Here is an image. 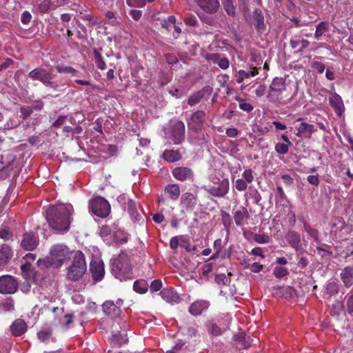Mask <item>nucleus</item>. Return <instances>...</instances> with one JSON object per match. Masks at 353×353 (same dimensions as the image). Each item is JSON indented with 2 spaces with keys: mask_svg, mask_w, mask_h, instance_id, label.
Returning a JSON list of instances; mask_svg holds the SVG:
<instances>
[{
  "mask_svg": "<svg viewBox=\"0 0 353 353\" xmlns=\"http://www.w3.org/2000/svg\"><path fill=\"white\" fill-rule=\"evenodd\" d=\"M259 74V68L250 66L248 70H240L237 72L236 82L242 83L245 79L254 77Z\"/></svg>",
  "mask_w": 353,
  "mask_h": 353,
  "instance_id": "obj_13",
  "label": "nucleus"
},
{
  "mask_svg": "<svg viewBox=\"0 0 353 353\" xmlns=\"http://www.w3.org/2000/svg\"><path fill=\"white\" fill-rule=\"evenodd\" d=\"M330 105L335 110L337 114L341 115L344 110V105L341 97L334 93L329 99Z\"/></svg>",
  "mask_w": 353,
  "mask_h": 353,
  "instance_id": "obj_25",
  "label": "nucleus"
},
{
  "mask_svg": "<svg viewBox=\"0 0 353 353\" xmlns=\"http://www.w3.org/2000/svg\"><path fill=\"white\" fill-rule=\"evenodd\" d=\"M12 59L10 58H1L0 57V71L8 68L11 64L13 63Z\"/></svg>",
  "mask_w": 353,
  "mask_h": 353,
  "instance_id": "obj_52",
  "label": "nucleus"
},
{
  "mask_svg": "<svg viewBox=\"0 0 353 353\" xmlns=\"http://www.w3.org/2000/svg\"><path fill=\"white\" fill-rule=\"evenodd\" d=\"M254 241L259 243H267L270 241V237L266 234H256Z\"/></svg>",
  "mask_w": 353,
  "mask_h": 353,
  "instance_id": "obj_54",
  "label": "nucleus"
},
{
  "mask_svg": "<svg viewBox=\"0 0 353 353\" xmlns=\"http://www.w3.org/2000/svg\"><path fill=\"white\" fill-rule=\"evenodd\" d=\"M266 92L267 88L264 84L259 85L255 90V94L259 97L264 96L266 94Z\"/></svg>",
  "mask_w": 353,
  "mask_h": 353,
  "instance_id": "obj_57",
  "label": "nucleus"
},
{
  "mask_svg": "<svg viewBox=\"0 0 353 353\" xmlns=\"http://www.w3.org/2000/svg\"><path fill=\"white\" fill-rule=\"evenodd\" d=\"M304 229L305 230V232L310 235L311 236L312 238H314V239L317 240L318 239V234H319V232L318 231L312 228L310 225L308 224H305L304 225Z\"/></svg>",
  "mask_w": 353,
  "mask_h": 353,
  "instance_id": "obj_48",
  "label": "nucleus"
},
{
  "mask_svg": "<svg viewBox=\"0 0 353 353\" xmlns=\"http://www.w3.org/2000/svg\"><path fill=\"white\" fill-rule=\"evenodd\" d=\"M326 292L330 296L336 294L339 292V285L334 281H329L325 286Z\"/></svg>",
  "mask_w": 353,
  "mask_h": 353,
  "instance_id": "obj_40",
  "label": "nucleus"
},
{
  "mask_svg": "<svg viewBox=\"0 0 353 353\" xmlns=\"http://www.w3.org/2000/svg\"><path fill=\"white\" fill-rule=\"evenodd\" d=\"M173 176L179 181L191 179L193 176L192 171L186 167L176 168L172 170Z\"/></svg>",
  "mask_w": 353,
  "mask_h": 353,
  "instance_id": "obj_18",
  "label": "nucleus"
},
{
  "mask_svg": "<svg viewBox=\"0 0 353 353\" xmlns=\"http://www.w3.org/2000/svg\"><path fill=\"white\" fill-rule=\"evenodd\" d=\"M104 312L111 318L117 317L120 314V308L112 301H107L103 304Z\"/></svg>",
  "mask_w": 353,
  "mask_h": 353,
  "instance_id": "obj_20",
  "label": "nucleus"
},
{
  "mask_svg": "<svg viewBox=\"0 0 353 353\" xmlns=\"http://www.w3.org/2000/svg\"><path fill=\"white\" fill-rule=\"evenodd\" d=\"M311 67L317 70L319 73H323L325 70V65L323 63L319 61H314L311 64Z\"/></svg>",
  "mask_w": 353,
  "mask_h": 353,
  "instance_id": "obj_58",
  "label": "nucleus"
},
{
  "mask_svg": "<svg viewBox=\"0 0 353 353\" xmlns=\"http://www.w3.org/2000/svg\"><path fill=\"white\" fill-rule=\"evenodd\" d=\"M223 6L225 12L229 15H234L235 13V7L234 6L232 2L230 0H225L223 2Z\"/></svg>",
  "mask_w": 353,
  "mask_h": 353,
  "instance_id": "obj_46",
  "label": "nucleus"
},
{
  "mask_svg": "<svg viewBox=\"0 0 353 353\" xmlns=\"http://www.w3.org/2000/svg\"><path fill=\"white\" fill-rule=\"evenodd\" d=\"M203 97V94L200 92L196 93L191 96L188 99V104L191 106L198 103Z\"/></svg>",
  "mask_w": 353,
  "mask_h": 353,
  "instance_id": "obj_51",
  "label": "nucleus"
},
{
  "mask_svg": "<svg viewBox=\"0 0 353 353\" xmlns=\"http://www.w3.org/2000/svg\"><path fill=\"white\" fill-rule=\"evenodd\" d=\"M28 329L26 323L21 319H16L10 325V332L13 336H19L24 334Z\"/></svg>",
  "mask_w": 353,
  "mask_h": 353,
  "instance_id": "obj_16",
  "label": "nucleus"
},
{
  "mask_svg": "<svg viewBox=\"0 0 353 353\" xmlns=\"http://www.w3.org/2000/svg\"><path fill=\"white\" fill-rule=\"evenodd\" d=\"M162 157L168 162H175L181 159V154L176 150H169L164 151Z\"/></svg>",
  "mask_w": 353,
  "mask_h": 353,
  "instance_id": "obj_30",
  "label": "nucleus"
},
{
  "mask_svg": "<svg viewBox=\"0 0 353 353\" xmlns=\"http://www.w3.org/2000/svg\"><path fill=\"white\" fill-rule=\"evenodd\" d=\"M316 131L315 127L310 123L302 122L297 128V132L296 135L298 137L303 136L310 137L312 133Z\"/></svg>",
  "mask_w": 353,
  "mask_h": 353,
  "instance_id": "obj_23",
  "label": "nucleus"
},
{
  "mask_svg": "<svg viewBox=\"0 0 353 353\" xmlns=\"http://www.w3.org/2000/svg\"><path fill=\"white\" fill-rule=\"evenodd\" d=\"M72 251L64 244H56L51 247L49 256L43 259H39L37 264L41 268H59L64 262L68 261Z\"/></svg>",
  "mask_w": 353,
  "mask_h": 353,
  "instance_id": "obj_2",
  "label": "nucleus"
},
{
  "mask_svg": "<svg viewBox=\"0 0 353 353\" xmlns=\"http://www.w3.org/2000/svg\"><path fill=\"white\" fill-rule=\"evenodd\" d=\"M208 332L213 336H220L223 333V330L216 325L215 323L209 322L207 325Z\"/></svg>",
  "mask_w": 353,
  "mask_h": 353,
  "instance_id": "obj_36",
  "label": "nucleus"
},
{
  "mask_svg": "<svg viewBox=\"0 0 353 353\" xmlns=\"http://www.w3.org/2000/svg\"><path fill=\"white\" fill-rule=\"evenodd\" d=\"M198 6L204 12L209 14L216 13L219 7V0H194Z\"/></svg>",
  "mask_w": 353,
  "mask_h": 353,
  "instance_id": "obj_11",
  "label": "nucleus"
},
{
  "mask_svg": "<svg viewBox=\"0 0 353 353\" xmlns=\"http://www.w3.org/2000/svg\"><path fill=\"white\" fill-rule=\"evenodd\" d=\"M250 217L248 210L246 207H241L234 213V220L236 225L243 226Z\"/></svg>",
  "mask_w": 353,
  "mask_h": 353,
  "instance_id": "obj_17",
  "label": "nucleus"
},
{
  "mask_svg": "<svg viewBox=\"0 0 353 353\" xmlns=\"http://www.w3.org/2000/svg\"><path fill=\"white\" fill-rule=\"evenodd\" d=\"M130 14L134 20L138 21L142 16V12L139 10H130Z\"/></svg>",
  "mask_w": 353,
  "mask_h": 353,
  "instance_id": "obj_62",
  "label": "nucleus"
},
{
  "mask_svg": "<svg viewBox=\"0 0 353 353\" xmlns=\"http://www.w3.org/2000/svg\"><path fill=\"white\" fill-rule=\"evenodd\" d=\"M230 77L226 74H223L217 76V81L221 87H224L227 82L229 81Z\"/></svg>",
  "mask_w": 353,
  "mask_h": 353,
  "instance_id": "obj_59",
  "label": "nucleus"
},
{
  "mask_svg": "<svg viewBox=\"0 0 353 353\" xmlns=\"http://www.w3.org/2000/svg\"><path fill=\"white\" fill-rule=\"evenodd\" d=\"M341 279L346 288L353 285V267H345L340 274Z\"/></svg>",
  "mask_w": 353,
  "mask_h": 353,
  "instance_id": "obj_22",
  "label": "nucleus"
},
{
  "mask_svg": "<svg viewBox=\"0 0 353 353\" xmlns=\"http://www.w3.org/2000/svg\"><path fill=\"white\" fill-rule=\"evenodd\" d=\"M185 242V238L183 236H174L170 239V246L172 249H176L179 246H183V243Z\"/></svg>",
  "mask_w": 353,
  "mask_h": 353,
  "instance_id": "obj_39",
  "label": "nucleus"
},
{
  "mask_svg": "<svg viewBox=\"0 0 353 353\" xmlns=\"http://www.w3.org/2000/svg\"><path fill=\"white\" fill-rule=\"evenodd\" d=\"M90 208L94 214L101 218L108 216L110 212V203L101 196L93 198L90 201Z\"/></svg>",
  "mask_w": 353,
  "mask_h": 353,
  "instance_id": "obj_7",
  "label": "nucleus"
},
{
  "mask_svg": "<svg viewBox=\"0 0 353 353\" xmlns=\"http://www.w3.org/2000/svg\"><path fill=\"white\" fill-rule=\"evenodd\" d=\"M159 294L163 300L171 304L177 303L180 301L179 295L172 288H164Z\"/></svg>",
  "mask_w": 353,
  "mask_h": 353,
  "instance_id": "obj_19",
  "label": "nucleus"
},
{
  "mask_svg": "<svg viewBox=\"0 0 353 353\" xmlns=\"http://www.w3.org/2000/svg\"><path fill=\"white\" fill-rule=\"evenodd\" d=\"M273 274L276 278H282L288 274V270L285 268L276 266L274 269Z\"/></svg>",
  "mask_w": 353,
  "mask_h": 353,
  "instance_id": "obj_45",
  "label": "nucleus"
},
{
  "mask_svg": "<svg viewBox=\"0 0 353 353\" xmlns=\"http://www.w3.org/2000/svg\"><path fill=\"white\" fill-rule=\"evenodd\" d=\"M52 330L50 328H44L37 333L39 339L43 343H48L50 340L52 341Z\"/></svg>",
  "mask_w": 353,
  "mask_h": 353,
  "instance_id": "obj_34",
  "label": "nucleus"
},
{
  "mask_svg": "<svg viewBox=\"0 0 353 353\" xmlns=\"http://www.w3.org/2000/svg\"><path fill=\"white\" fill-rule=\"evenodd\" d=\"M17 289V282L9 275L0 277V292L2 294H13Z\"/></svg>",
  "mask_w": 353,
  "mask_h": 353,
  "instance_id": "obj_10",
  "label": "nucleus"
},
{
  "mask_svg": "<svg viewBox=\"0 0 353 353\" xmlns=\"http://www.w3.org/2000/svg\"><path fill=\"white\" fill-rule=\"evenodd\" d=\"M203 188L214 197L223 198L229 192L230 181L228 179H223L219 183L215 185H205Z\"/></svg>",
  "mask_w": 353,
  "mask_h": 353,
  "instance_id": "obj_8",
  "label": "nucleus"
},
{
  "mask_svg": "<svg viewBox=\"0 0 353 353\" xmlns=\"http://www.w3.org/2000/svg\"><path fill=\"white\" fill-rule=\"evenodd\" d=\"M292 145H288V143H277L275 145L274 149L275 151L279 154H286L289 151V148Z\"/></svg>",
  "mask_w": 353,
  "mask_h": 353,
  "instance_id": "obj_42",
  "label": "nucleus"
},
{
  "mask_svg": "<svg viewBox=\"0 0 353 353\" xmlns=\"http://www.w3.org/2000/svg\"><path fill=\"white\" fill-rule=\"evenodd\" d=\"M90 270L95 281H100L104 276L105 269L103 261L98 257L92 259L90 264Z\"/></svg>",
  "mask_w": 353,
  "mask_h": 353,
  "instance_id": "obj_9",
  "label": "nucleus"
},
{
  "mask_svg": "<svg viewBox=\"0 0 353 353\" xmlns=\"http://www.w3.org/2000/svg\"><path fill=\"white\" fill-rule=\"evenodd\" d=\"M181 203L186 209H192L196 204V199L192 193L186 192L181 196Z\"/></svg>",
  "mask_w": 353,
  "mask_h": 353,
  "instance_id": "obj_26",
  "label": "nucleus"
},
{
  "mask_svg": "<svg viewBox=\"0 0 353 353\" xmlns=\"http://www.w3.org/2000/svg\"><path fill=\"white\" fill-rule=\"evenodd\" d=\"M244 196L246 200L248 199H252L254 201V203L257 205L259 203L261 199V196L259 191L253 186L249 187L248 191L245 194Z\"/></svg>",
  "mask_w": 353,
  "mask_h": 353,
  "instance_id": "obj_31",
  "label": "nucleus"
},
{
  "mask_svg": "<svg viewBox=\"0 0 353 353\" xmlns=\"http://www.w3.org/2000/svg\"><path fill=\"white\" fill-rule=\"evenodd\" d=\"M126 3L130 7L143 8L145 5V0H126Z\"/></svg>",
  "mask_w": 353,
  "mask_h": 353,
  "instance_id": "obj_49",
  "label": "nucleus"
},
{
  "mask_svg": "<svg viewBox=\"0 0 353 353\" xmlns=\"http://www.w3.org/2000/svg\"><path fill=\"white\" fill-rule=\"evenodd\" d=\"M346 307L347 312L350 314H353V295L349 296L346 301Z\"/></svg>",
  "mask_w": 353,
  "mask_h": 353,
  "instance_id": "obj_61",
  "label": "nucleus"
},
{
  "mask_svg": "<svg viewBox=\"0 0 353 353\" xmlns=\"http://www.w3.org/2000/svg\"><path fill=\"white\" fill-rule=\"evenodd\" d=\"M287 90L285 79L283 77H274L269 85L267 94L268 101L276 105L283 104V94Z\"/></svg>",
  "mask_w": 353,
  "mask_h": 353,
  "instance_id": "obj_5",
  "label": "nucleus"
},
{
  "mask_svg": "<svg viewBox=\"0 0 353 353\" xmlns=\"http://www.w3.org/2000/svg\"><path fill=\"white\" fill-rule=\"evenodd\" d=\"M72 212L71 204L59 203L48 208L46 219L50 228L57 233L63 234L69 230Z\"/></svg>",
  "mask_w": 353,
  "mask_h": 353,
  "instance_id": "obj_1",
  "label": "nucleus"
},
{
  "mask_svg": "<svg viewBox=\"0 0 353 353\" xmlns=\"http://www.w3.org/2000/svg\"><path fill=\"white\" fill-rule=\"evenodd\" d=\"M57 71L59 73H68L70 74L72 77H79L80 72L72 67L69 66H58L57 68Z\"/></svg>",
  "mask_w": 353,
  "mask_h": 353,
  "instance_id": "obj_38",
  "label": "nucleus"
},
{
  "mask_svg": "<svg viewBox=\"0 0 353 353\" xmlns=\"http://www.w3.org/2000/svg\"><path fill=\"white\" fill-rule=\"evenodd\" d=\"M235 99L239 102V105L241 110L250 112L253 110V106L248 103L245 99L236 97Z\"/></svg>",
  "mask_w": 353,
  "mask_h": 353,
  "instance_id": "obj_41",
  "label": "nucleus"
},
{
  "mask_svg": "<svg viewBox=\"0 0 353 353\" xmlns=\"http://www.w3.org/2000/svg\"><path fill=\"white\" fill-rule=\"evenodd\" d=\"M307 180L311 185H318L319 183V178L318 175H310L307 176Z\"/></svg>",
  "mask_w": 353,
  "mask_h": 353,
  "instance_id": "obj_63",
  "label": "nucleus"
},
{
  "mask_svg": "<svg viewBox=\"0 0 353 353\" xmlns=\"http://www.w3.org/2000/svg\"><path fill=\"white\" fill-rule=\"evenodd\" d=\"M242 177L248 183H250L254 180L253 172L250 169H246L242 174Z\"/></svg>",
  "mask_w": 353,
  "mask_h": 353,
  "instance_id": "obj_47",
  "label": "nucleus"
},
{
  "mask_svg": "<svg viewBox=\"0 0 353 353\" xmlns=\"http://www.w3.org/2000/svg\"><path fill=\"white\" fill-rule=\"evenodd\" d=\"M185 125L183 122L178 121L173 126L172 137L174 144H179L184 139Z\"/></svg>",
  "mask_w": 353,
  "mask_h": 353,
  "instance_id": "obj_12",
  "label": "nucleus"
},
{
  "mask_svg": "<svg viewBox=\"0 0 353 353\" xmlns=\"http://www.w3.org/2000/svg\"><path fill=\"white\" fill-rule=\"evenodd\" d=\"M253 19L256 29L262 31L265 29L264 17L263 12L260 10H255L253 12Z\"/></svg>",
  "mask_w": 353,
  "mask_h": 353,
  "instance_id": "obj_28",
  "label": "nucleus"
},
{
  "mask_svg": "<svg viewBox=\"0 0 353 353\" xmlns=\"http://www.w3.org/2000/svg\"><path fill=\"white\" fill-rule=\"evenodd\" d=\"M111 270L115 278L120 281L132 277L131 266L126 254H121L111 260Z\"/></svg>",
  "mask_w": 353,
  "mask_h": 353,
  "instance_id": "obj_4",
  "label": "nucleus"
},
{
  "mask_svg": "<svg viewBox=\"0 0 353 353\" xmlns=\"http://www.w3.org/2000/svg\"><path fill=\"white\" fill-rule=\"evenodd\" d=\"M28 77L33 81H40L45 86L50 87L55 91L61 90L60 85L53 81V74L43 68H37L28 74Z\"/></svg>",
  "mask_w": 353,
  "mask_h": 353,
  "instance_id": "obj_6",
  "label": "nucleus"
},
{
  "mask_svg": "<svg viewBox=\"0 0 353 353\" xmlns=\"http://www.w3.org/2000/svg\"><path fill=\"white\" fill-rule=\"evenodd\" d=\"M208 306L209 303L206 301H196L190 306L189 312L191 314L197 316L201 314L203 310H206Z\"/></svg>",
  "mask_w": 353,
  "mask_h": 353,
  "instance_id": "obj_24",
  "label": "nucleus"
},
{
  "mask_svg": "<svg viewBox=\"0 0 353 353\" xmlns=\"http://www.w3.org/2000/svg\"><path fill=\"white\" fill-rule=\"evenodd\" d=\"M212 60L214 63L217 64L223 70H226L230 65L229 60L225 57H221L218 54H212Z\"/></svg>",
  "mask_w": 353,
  "mask_h": 353,
  "instance_id": "obj_29",
  "label": "nucleus"
},
{
  "mask_svg": "<svg viewBox=\"0 0 353 353\" xmlns=\"http://www.w3.org/2000/svg\"><path fill=\"white\" fill-rule=\"evenodd\" d=\"M39 240L32 233H26L21 241V246L26 250H32L38 245Z\"/></svg>",
  "mask_w": 353,
  "mask_h": 353,
  "instance_id": "obj_15",
  "label": "nucleus"
},
{
  "mask_svg": "<svg viewBox=\"0 0 353 353\" xmlns=\"http://www.w3.org/2000/svg\"><path fill=\"white\" fill-rule=\"evenodd\" d=\"M285 239L288 243L295 250H298L299 248V243L301 241L300 235L295 231H289L286 235Z\"/></svg>",
  "mask_w": 353,
  "mask_h": 353,
  "instance_id": "obj_27",
  "label": "nucleus"
},
{
  "mask_svg": "<svg viewBox=\"0 0 353 353\" xmlns=\"http://www.w3.org/2000/svg\"><path fill=\"white\" fill-rule=\"evenodd\" d=\"M21 269L23 273V276L26 279H30L33 274L31 269V265L29 263H26L21 266Z\"/></svg>",
  "mask_w": 353,
  "mask_h": 353,
  "instance_id": "obj_43",
  "label": "nucleus"
},
{
  "mask_svg": "<svg viewBox=\"0 0 353 353\" xmlns=\"http://www.w3.org/2000/svg\"><path fill=\"white\" fill-rule=\"evenodd\" d=\"M51 3L49 0H45L39 5V9L41 12H46L50 7Z\"/></svg>",
  "mask_w": 353,
  "mask_h": 353,
  "instance_id": "obj_64",
  "label": "nucleus"
},
{
  "mask_svg": "<svg viewBox=\"0 0 353 353\" xmlns=\"http://www.w3.org/2000/svg\"><path fill=\"white\" fill-rule=\"evenodd\" d=\"M328 23L325 21H321L316 27L314 38L319 40L321 37L328 31Z\"/></svg>",
  "mask_w": 353,
  "mask_h": 353,
  "instance_id": "obj_35",
  "label": "nucleus"
},
{
  "mask_svg": "<svg viewBox=\"0 0 353 353\" xmlns=\"http://www.w3.org/2000/svg\"><path fill=\"white\" fill-rule=\"evenodd\" d=\"M94 56L97 68L101 70H105L106 64L102 58L101 52L98 50L94 49Z\"/></svg>",
  "mask_w": 353,
  "mask_h": 353,
  "instance_id": "obj_37",
  "label": "nucleus"
},
{
  "mask_svg": "<svg viewBox=\"0 0 353 353\" xmlns=\"http://www.w3.org/2000/svg\"><path fill=\"white\" fill-rule=\"evenodd\" d=\"M222 241L221 239H218L214 242V248L216 250V254H214L212 258L214 259L216 255L221 251L222 250Z\"/></svg>",
  "mask_w": 353,
  "mask_h": 353,
  "instance_id": "obj_60",
  "label": "nucleus"
},
{
  "mask_svg": "<svg viewBox=\"0 0 353 353\" xmlns=\"http://www.w3.org/2000/svg\"><path fill=\"white\" fill-rule=\"evenodd\" d=\"M205 119V114L203 111H196L193 113L188 122L190 128L197 130Z\"/></svg>",
  "mask_w": 353,
  "mask_h": 353,
  "instance_id": "obj_14",
  "label": "nucleus"
},
{
  "mask_svg": "<svg viewBox=\"0 0 353 353\" xmlns=\"http://www.w3.org/2000/svg\"><path fill=\"white\" fill-rule=\"evenodd\" d=\"M13 252L6 244L0 245V268L6 265L12 257Z\"/></svg>",
  "mask_w": 353,
  "mask_h": 353,
  "instance_id": "obj_21",
  "label": "nucleus"
},
{
  "mask_svg": "<svg viewBox=\"0 0 353 353\" xmlns=\"http://www.w3.org/2000/svg\"><path fill=\"white\" fill-rule=\"evenodd\" d=\"M87 270L83 253L77 250L74 252L71 264L67 268L66 278L71 281L80 280Z\"/></svg>",
  "mask_w": 353,
  "mask_h": 353,
  "instance_id": "obj_3",
  "label": "nucleus"
},
{
  "mask_svg": "<svg viewBox=\"0 0 353 353\" xmlns=\"http://www.w3.org/2000/svg\"><path fill=\"white\" fill-rule=\"evenodd\" d=\"M0 238L4 241H8L12 238V234L7 226L0 229Z\"/></svg>",
  "mask_w": 353,
  "mask_h": 353,
  "instance_id": "obj_44",
  "label": "nucleus"
},
{
  "mask_svg": "<svg viewBox=\"0 0 353 353\" xmlns=\"http://www.w3.org/2000/svg\"><path fill=\"white\" fill-rule=\"evenodd\" d=\"M32 19L31 14L28 11H24L21 16V23L24 25L28 24Z\"/></svg>",
  "mask_w": 353,
  "mask_h": 353,
  "instance_id": "obj_56",
  "label": "nucleus"
},
{
  "mask_svg": "<svg viewBox=\"0 0 353 353\" xmlns=\"http://www.w3.org/2000/svg\"><path fill=\"white\" fill-rule=\"evenodd\" d=\"M134 290L139 294H144L148 291V284L146 281L143 279L137 280L133 285Z\"/></svg>",
  "mask_w": 353,
  "mask_h": 353,
  "instance_id": "obj_33",
  "label": "nucleus"
},
{
  "mask_svg": "<svg viewBox=\"0 0 353 353\" xmlns=\"http://www.w3.org/2000/svg\"><path fill=\"white\" fill-rule=\"evenodd\" d=\"M247 182L245 181H244L243 179H238L236 181H235V188L240 191V192H242V191H244L247 189L248 188V185H247Z\"/></svg>",
  "mask_w": 353,
  "mask_h": 353,
  "instance_id": "obj_50",
  "label": "nucleus"
},
{
  "mask_svg": "<svg viewBox=\"0 0 353 353\" xmlns=\"http://www.w3.org/2000/svg\"><path fill=\"white\" fill-rule=\"evenodd\" d=\"M165 192L172 200H176L180 195L179 186L176 184H170L165 188Z\"/></svg>",
  "mask_w": 353,
  "mask_h": 353,
  "instance_id": "obj_32",
  "label": "nucleus"
},
{
  "mask_svg": "<svg viewBox=\"0 0 353 353\" xmlns=\"http://www.w3.org/2000/svg\"><path fill=\"white\" fill-rule=\"evenodd\" d=\"M343 307L342 303L337 301L332 306V313L334 315H339L342 312Z\"/></svg>",
  "mask_w": 353,
  "mask_h": 353,
  "instance_id": "obj_53",
  "label": "nucleus"
},
{
  "mask_svg": "<svg viewBox=\"0 0 353 353\" xmlns=\"http://www.w3.org/2000/svg\"><path fill=\"white\" fill-rule=\"evenodd\" d=\"M162 288V282L161 280L157 279L153 281L150 284V291L157 292Z\"/></svg>",
  "mask_w": 353,
  "mask_h": 353,
  "instance_id": "obj_55",
  "label": "nucleus"
}]
</instances>
